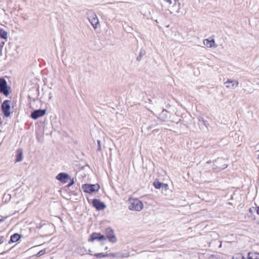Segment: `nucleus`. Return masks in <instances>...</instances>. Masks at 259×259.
Segmentation results:
<instances>
[{"mask_svg": "<svg viewBox=\"0 0 259 259\" xmlns=\"http://www.w3.org/2000/svg\"><path fill=\"white\" fill-rule=\"evenodd\" d=\"M11 92V87L8 85L7 80L4 77L0 78V93L8 96Z\"/></svg>", "mask_w": 259, "mask_h": 259, "instance_id": "obj_1", "label": "nucleus"}, {"mask_svg": "<svg viewBox=\"0 0 259 259\" xmlns=\"http://www.w3.org/2000/svg\"><path fill=\"white\" fill-rule=\"evenodd\" d=\"M228 166L226 163L225 159L223 158H218L213 161L212 169L217 170H221L225 169Z\"/></svg>", "mask_w": 259, "mask_h": 259, "instance_id": "obj_2", "label": "nucleus"}, {"mask_svg": "<svg viewBox=\"0 0 259 259\" xmlns=\"http://www.w3.org/2000/svg\"><path fill=\"white\" fill-rule=\"evenodd\" d=\"M12 102L11 100H6L1 105L2 111L3 113L4 116L5 117H9L10 116L11 107Z\"/></svg>", "mask_w": 259, "mask_h": 259, "instance_id": "obj_3", "label": "nucleus"}, {"mask_svg": "<svg viewBox=\"0 0 259 259\" xmlns=\"http://www.w3.org/2000/svg\"><path fill=\"white\" fill-rule=\"evenodd\" d=\"M143 208L142 202L138 199L130 200L128 209L131 210L140 211Z\"/></svg>", "mask_w": 259, "mask_h": 259, "instance_id": "obj_4", "label": "nucleus"}, {"mask_svg": "<svg viewBox=\"0 0 259 259\" xmlns=\"http://www.w3.org/2000/svg\"><path fill=\"white\" fill-rule=\"evenodd\" d=\"M86 16L91 25L95 29L97 28V16L92 10H89L86 13Z\"/></svg>", "mask_w": 259, "mask_h": 259, "instance_id": "obj_5", "label": "nucleus"}, {"mask_svg": "<svg viewBox=\"0 0 259 259\" xmlns=\"http://www.w3.org/2000/svg\"><path fill=\"white\" fill-rule=\"evenodd\" d=\"M106 236L109 241L111 243H115L117 241V238L114 234V230L110 227L106 229Z\"/></svg>", "mask_w": 259, "mask_h": 259, "instance_id": "obj_6", "label": "nucleus"}, {"mask_svg": "<svg viewBox=\"0 0 259 259\" xmlns=\"http://www.w3.org/2000/svg\"><path fill=\"white\" fill-rule=\"evenodd\" d=\"M70 177L69 174L63 172L58 174L56 177V179L61 183L65 184L68 182Z\"/></svg>", "mask_w": 259, "mask_h": 259, "instance_id": "obj_7", "label": "nucleus"}, {"mask_svg": "<svg viewBox=\"0 0 259 259\" xmlns=\"http://www.w3.org/2000/svg\"><path fill=\"white\" fill-rule=\"evenodd\" d=\"M96 185L85 184L82 185L81 189L85 193H89L91 194L92 193L97 191V190L95 189Z\"/></svg>", "mask_w": 259, "mask_h": 259, "instance_id": "obj_8", "label": "nucleus"}, {"mask_svg": "<svg viewBox=\"0 0 259 259\" xmlns=\"http://www.w3.org/2000/svg\"><path fill=\"white\" fill-rule=\"evenodd\" d=\"M46 113V109H37L33 111L31 113L30 116L33 119H37L39 117H42Z\"/></svg>", "mask_w": 259, "mask_h": 259, "instance_id": "obj_9", "label": "nucleus"}, {"mask_svg": "<svg viewBox=\"0 0 259 259\" xmlns=\"http://www.w3.org/2000/svg\"><path fill=\"white\" fill-rule=\"evenodd\" d=\"M109 255L110 257L114 258H124L129 257L130 254L129 252L124 253L121 252H117L115 253H110Z\"/></svg>", "mask_w": 259, "mask_h": 259, "instance_id": "obj_10", "label": "nucleus"}, {"mask_svg": "<svg viewBox=\"0 0 259 259\" xmlns=\"http://www.w3.org/2000/svg\"><path fill=\"white\" fill-rule=\"evenodd\" d=\"M226 88L234 89L238 85V82L235 80L228 79L227 81L224 83Z\"/></svg>", "mask_w": 259, "mask_h": 259, "instance_id": "obj_11", "label": "nucleus"}, {"mask_svg": "<svg viewBox=\"0 0 259 259\" xmlns=\"http://www.w3.org/2000/svg\"><path fill=\"white\" fill-rule=\"evenodd\" d=\"M168 118V111L163 109L159 114L158 119L161 121H165Z\"/></svg>", "mask_w": 259, "mask_h": 259, "instance_id": "obj_12", "label": "nucleus"}, {"mask_svg": "<svg viewBox=\"0 0 259 259\" xmlns=\"http://www.w3.org/2000/svg\"><path fill=\"white\" fill-rule=\"evenodd\" d=\"M203 43L207 47L212 48L216 47L214 39H211L210 40L209 39H205L204 40Z\"/></svg>", "mask_w": 259, "mask_h": 259, "instance_id": "obj_13", "label": "nucleus"}, {"mask_svg": "<svg viewBox=\"0 0 259 259\" xmlns=\"http://www.w3.org/2000/svg\"><path fill=\"white\" fill-rule=\"evenodd\" d=\"M21 237V235L18 233H15L13 234L10 238V240L9 241V243H14L18 241Z\"/></svg>", "mask_w": 259, "mask_h": 259, "instance_id": "obj_14", "label": "nucleus"}, {"mask_svg": "<svg viewBox=\"0 0 259 259\" xmlns=\"http://www.w3.org/2000/svg\"><path fill=\"white\" fill-rule=\"evenodd\" d=\"M16 157V162H20L22 160L23 156V150L22 149L19 148L17 150V154Z\"/></svg>", "mask_w": 259, "mask_h": 259, "instance_id": "obj_15", "label": "nucleus"}, {"mask_svg": "<svg viewBox=\"0 0 259 259\" xmlns=\"http://www.w3.org/2000/svg\"><path fill=\"white\" fill-rule=\"evenodd\" d=\"M247 259H259V253L257 252H248L247 254Z\"/></svg>", "mask_w": 259, "mask_h": 259, "instance_id": "obj_16", "label": "nucleus"}, {"mask_svg": "<svg viewBox=\"0 0 259 259\" xmlns=\"http://www.w3.org/2000/svg\"><path fill=\"white\" fill-rule=\"evenodd\" d=\"M8 34L7 31L0 27V38L6 40L8 39Z\"/></svg>", "mask_w": 259, "mask_h": 259, "instance_id": "obj_17", "label": "nucleus"}, {"mask_svg": "<svg viewBox=\"0 0 259 259\" xmlns=\"http://www.w3.org/2000/svg\"><path fill=\"white\" fill-rule=\"evenodd\" d=\"M89 202L92 203L93 206L97 210V198H92L91 196L87 197Z\"/></svg>", "mask_w": 259, "mask_h": 259, "instance_id": "obj_18", "label": "nucleus"}, {"mask_svg": "<svg viewBox=\"0 0 259 259\" xmlns=\"http://www.w3.org/2000/svg\"><path fill=\"white\" fill-rule=\"evenodd\" d=\"M146 51L142 48L140 51L139 55L136 58L137 61L140 62L142 60V57L146 55Z\"/></svg>", "mask_w": 259, "mask_h": 259, "instance_id": "obj_19", "label": "nucleus"}, {"mask_svg": "<svg viewBox=\"0 0 259 259\" xmlns=\"http://www.w3.org/2000/svg\"><path fill=\"white\" fill-rule=\"evenodd\" d=\"M163 184V183L160 182L157 179H156L153 182V185L156 189H159L162 187V186Z\"/></svg>", "mask_w": 259, "mask_h": 259, "instance_id": "obj_20", "label": "nucleus"}, {"mask_svg": "<svg viewBox=\"0 0 259 259\" xmlns=\"http://www.w3.org/2000/svg\"><path fill=\"white\" fill-rule=\"evenodd\" d=\"M106 205L105 204V203L98 199V211L104 209L106 208Z\"/></svg>", "mask_w": 259, "mask_h": 259, "instance_id": "obj_21", "label": "nucleus"}, {"mask_svg": "<svg viewBox=\"0 0 259 259\" xmlns=\"http://www.w3.org/2000/svg\"><path fill=\"white\" fill-rule=\"evenodd\" d=\"M97 239V233L94 232L91 235L90 238L89 239V241L93 242Z\"/></svg>", "mask_w": 259, "mask_h": 259, "instance_id": "obj_22", "label": "nucleus"}, {"mask_svg": "<svg viewBox=\"0 0 259 259\" xmlns=\"http://www.w3.org/2000/svg\"><path fill=\"white\" fill-rule=\"evenodd\" d=\"M46 225V221H41L40 223L36 224V228L38 229H40Z\"/></svg>", "mask_w": 259, "mask_h": 259, "instance_id": "obj_23", "label": "nucleus"}, {"mask_svg": "<svg viewBox=\"0 0 259 259\" xmlns=\"http://www.w3.org/2000/svg\"><path fill=\"white\" fill-rule=\"evenodd\" d=\"M199 121L200 122V124H203L206 127H207V125L208 124L207 121L205 120L203 117H200L198 118Z\"/></svg>", "mask_w": 259, "mask_h": 259, "instance_id": "obj_24", "label": "nucleus"}, {"mask_svg": "<svg viewBox=\"0 0 259 259\" xmlns=\"http://www.w3.org/2000/svg\"><path fill=\"white\" fill-rule=\"evenodd\" d=\"M99 241L106 242L107 240L106 237L104 235H102L101 233H98V241Z\"/></svg>", "mask_w": 259, "mask_h": 259, "instance_id": "obj_25", "label": "nucleus"}, {"mask_svg": "<svg viewBox=\"0 0 259 259\" xmlns=\"http://www.w3.org/2000/svg\"><path fill=\"white\" fill-rule=\"evenodd\" d=\"M110 257L109 253H98V258Z\"/></svg>", "mask_w": 259, "mask_h": 259, "instance_id": "obj_26", "label": "nucleus"}, {"mask_svg": "<svg viewBox=\"0 0 259 259\" xmlns=\"http://www.w3.org/2000/svg\"><path fill=\"white\" fill-rule=\"evenodd\" d=\"M46 249H44L42 250H40L36 254L37 257H39L46 253Z\"/></svg>", "mask_w": 259, "mask_h": 259, "instance_id": "obj_27", "label": "nucleus"}, {"mask_svg": "<svg viewBox=\"0 0 259 259\" xmlns=\"http://www.w3.org/2000/svg\"><path fill=\"white\" fill-rule=\"evenodd\" d=\"M254 208V207H252V208H250L248 210V212H249V217H252V216H253V220H255V216L253 214V210L252 209Z\"/></svg>", "mask_w": 259, "mask_h": 259, "instance_id": "obj_28", "label": "nucleus"}, {"mask_svg": "<svg viewBox=\"0 0 259 259\" xmlns=\"http://www.w3.org/2000/svg\"><path fill=\"white\" fill-rule=\"evenodd\" d=\"M69 180H70V182L67 185V187H68V188L71 187V186H72L74 184V183H75L73 178L71 179L70 178V179H69Z\"/></svg>", "mask_w": 259, "mask_h": 259, "instance_id": "obj_29", "label": "nucleus"}, {"mask_svg": "<svg viewBox=\"0 0 259 259\" xmlns=\"http://www.w3.org/2000/svg\"><path fill=\"white\" fill-rule=\"evenodd\" d=\"M162 186V190L166 191L168 189V185L167 184L163 183Z\"/></svg>", "mask_w": 259, "mask_h": 259, "instance_id": "obj_30", "label": "nucleus"}, {"mask_svg": "<svg viewBox=\"0 0 259 259\" xmlns=\"http://www.w3.org/2000/svg\"><path fill=\"white\" fill-rule=\"evenodd\" d=\"M5 44V41H0V53H1Z\"/></svg>", "mask_w": 259, "mask_h": 259, "instance_id": "obj_31", "label": "nucleus"}, {"mask_svg": "<svg viewBox=\"0 0 259 259\" xmlns=\"http://www.w3.org/2000/svg\"><path fill=\"white\" fill-rule=\"evenodd\" d=\"M254 204L255 205H257L255 203H254ZM255 210L256 211V214L259 215V206H256V207H255Z\"/></svg>", "mask_w": 259, "mask_h": 259, "instance_id": "obj_32", "label": "nucleus"}, {"mask_svg": "<svg viewBox=\"0 0 259 259\" xmlns=\"http://www.w3.org/2000/svg\"><path fill=\"white\" fill-rule=\"evenodd\" d=\"M98 151H99L101 150V142L99 140H98Z\"/></svg>", "mask_w": 259, "mask_h": 259, "instance_id": "obj_33", "label": "nucleus"}, {"mask_svg": "<svg viewBox=\"0 0 259 259\" xmlns=\"http://www.w3.org/2000/svg\"><path fill=\"white\" fill-rule=\"evenodd\" d=\"M4 238L3 236L0 237V243H2L4 242Z\"/></svg>", "mask_w": 259, "mask_h": 259, "instance_id": "obj_34", "label": "nucleus"}, {"mask_svg": "<svg viewBox=\"0 0 259 259\" xmlns=\"http://www.w3.org/2000/svg\"><path fill=\"white\" fill-rule=\"evenodd\" d=\"M164 1L165 2H166L168 3H169V4H170H170H171V3H172V1H171V0H164Z\"/></svg>", "mask_w": 259, "mask_h": 259, "instance_id": "obj_35", "label": "nucleus"}, {"mask_svg": "<svg viewBox=\"0 0 259 259\" xmlns=\"http://www.w3.org/2000/svg\"><path fill=\"white\" fill-rule=\"evenodd\" d=\"M153 127V125H152L151 126H150H150H149L147 127V128H148V130H150V129L152 128Z\"/></svg>", "mask_w": 259, "mask_h": 259, "instance_id": "obj_36", "label": "nucleus"}, {"mask_svg": "<svg viewBox=\"0 0 259 259\" xmlns=\"http://www.w3.org/2000/svg\"><path fill=\"white\" fill-rule=\"evenodd\" d=\"M211 162V160H209L207 162V163H210Z\"/></svg>", "mask_w": 259, "mask_h": 259, "instance_id": "obj_37", "label": "nucleus"}, {"mask_svg": "<svg viewBox=\"0 0 259 259\" xmlns=\"http://www.w3.org/2000/svg\"><path fill=\"white\" fill-rule=\"evenodd\" d=\"M98 190H99L100 189V186L99 184H98Z\"/></svg>", "mask_w": 259, "mask_h": 259, "instance_id": "obj_38", "label": "nucleus"}, {"mask_svg": "<svg viewBox=\"0 0 259 259\" xmlns=\"http://www.w3.org/2000/svg\"><path fill=\"white\" fill-rule=\"evenodd\" d=\"M94 255H95V256L97 257V253H95V254H94Z\"/></svg>", "mask_w": 259, "mask_h": 259, "instance_id": "obj_39", "label": "nucleus"}, {"mask_svg": "<svg viewBox=\"0 0 259 259\" xmlns=\"http://www.w3.org/2000/svg\"><path fill=\"white\" fill-rule=\"evenodd\" d=\"M108 249V247H107V246H106V247L105 248V250H106V249Z\"/></svg>", "mask_w": 259, "mask_h": 259, "instance_id": "obj_40", "label": "nucleus"}, {"mask_svg": "<svg viewBox=\"0 0 259 259\" xmlns=\"http://www.w3.org/2000/svg\"><path fill=\"white\" fill-rule=\"evenodd\" d=\"M3 221V220H0V223H1V222H2Z\"/></svg>", "mask_w": 259, "mask_h": 259, "instance_id": "obj_41", "label": "nucleus"}, {"mask_svg": "<svg viewBox=\"0 0 259 259\" xmlns=\"http://www.w3.org/2000/svg\"><path fill=\"white\" fill-rule=\"evenodd\" d=\"M258 158H259V155H258Z\"/></svg>", "mask_w": 259, "mask_h": 259, "instance_id": "obj_42", "label": "nucleus"}]
</instances>
